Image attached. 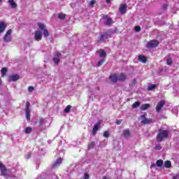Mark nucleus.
Returning <instances> with one entry per match:
<instances>
[{
	"instance_id": "obj_41",
	"label": "nucleus",
	"mask_w": 179,
	"mask_h": 179,
	"mask_svg": "<svg viewBox=\"0 0 179 179\" xmlns=\"http://www.w3.org/2000/svg\"><path fill=\"white\" fill-rule=\"evenodd\" d=\"M155 150H162V146L160 145H157L155 147Z\"/></svg>"
},
{
	"instance_id": "obj_21",
	"label": "nucleus",
	"mask_w": 179,
	"mask_h": 179,
	"mask_svg": "<svg viewBox=\"0 0 179 179\" xmlns=\"http://www.w3.org/2000/svg\"><path fill=\"white\" fill-rule=\"evenodd\" d=\"M8 3H10L11 8H15L17 7V4H16L14 0H8Z\"/></svg>"
},
{
	"instance_id": "obj_36",
	"label": "nucleus",
	"mask_w": 179,
	"mask_h": 179,
	"mask_svg": "<svg viewBox=\"0 0 179 179\" xmlns=\"http://www.w3.org/2000/svg\"><path fill=\"white\" fill-rule=\"evenodd\" d=\"M156 85H151L150 86L148 87V90L151 91L152 90L156 89Z\"/></svg>"
},
{
	"instance_id": "obj_17",
	"label": "nucleus",
	"mask_w": 179,
	"mask_h": 179,
	"mask_svg": "<svg viewBox=\"0 0 179 179\" xmlns=\"http://www.w3.org/2000/svg\"><path fill=\"white\" fill-rule=\"evenodd\" d=\"M7 27V24L4 23V22H0V33L4 32L6 28Z\"/></svg>"
},
{
	"instance_id": "obj_35",
	"label": "nucleus",
	"mask_w": 179,
	"mask_h": 179,
	"mask_svg": "<svg viewBox=\"0 0 179 179\" xmlns=\"http://www.w3.org/2000/svg\"><path fill=\"white\" fill-rule=\"evenodd\" d=\"M103 138H108L110 136L109 131H106L105 132H103Z\"/></svg>"
},
{
	"instance_id": "obj_48",
	"label": "nucleus",
	"mask_w": 179,
	"mask_h": 179,
	"mask_svg": "<svg viewBox=\"0 0 179 179\" xmlns=\"http://www.w3.org/2000/svg\"><path fill=\"white\" fill-rule=\"evenodd\" d=\"M156 164H152V165H150V169H152L153 168L156 167Z\"/></svg>"
},
{
	"instance_id": "obj_49",
	"label": "nucleus",
	"mask_w": 179,
	"mask_h": 179,
	"mask_svg": "<svg viewBox=\"0 0 179 179\" xmlns=\"http://www.w3.org/2000/svg\"><path fill=\"white\" fill-rule=\"evenodd\" d=\"M2 84H3V81H2V80L0 78V85H2Z\"/></svg>"
},
{
	"instance_id": "obj_5",
	"label": "nucleus",
	"mask_w": 179,
	"mask_h": 179,
	"mask_svg": "<svg viewBox=\"0 0 179 179\" xmlns=\"http://www.w3.org/2000/svg\"><path fill=\"white\" fill-rule=\"evenodd\" d=\"M112 36L108 33H103L102 35H100L99 40H98V43H104L105 40H107Z\"/></svg>"
},
{
	"instance_id": "obj_18",
	"label": "nucleus",
	"mask_w": 179,
	"mask_h": 179,
	"mask_svg": "<svg viewBox=\"0 0 179 179\" xmlns=\"http://www.w3.org/2000/svg\"><path fill=\"white\" fill-rule=\"evenodd\" d=\"M138 60L140 62H142L143 64L147 63V58L144 55H139L138 56Z\"/></svg>"
},
{
	"instance_id": "obj_53",
	"label": "nucleus",
	"mask_w": 179,
	"mask_h": 179,
	"mask_svg": "<svg viewBox=\"0 0 179 179\" xmlns=\"http://www.w3.org/2000/svg\"><path fill=\"white\" fill-rule=\"evenodd\" d=\"M178 165H179V162H178Z\"/></svg>"
},
{
	"instance_id": "obj_12",
	"label": "nucleus",
	"mask_w": 179,
	"mask_h": 179,
	"mask_svg": "<svg viewBox=\"0 0 179 179\" xmlns=\"http://www.w3.org/2000/svg\"><path fill=\"white\" fill-rule=\"evenodd\" d=\"M34 40L36 41H40L42 40V34L40 31H35Z\"/></svg>"
},
{
	"instance_id": "obj_40",
	"label": "nucleus",
	"mask_w": 179,
	"mask_h": 179,
	"mask_svg": "<svg viewBox=\"0 0 179 179\" xmlns=\"http://www.w3.org/2000/svg\"><path fill=\"white\" fill-rule=\"evenodd\" d=\"M27 90L29 91V92H33L34 90V87L33 86H30L27 88Z\"/></svg>"
},
{
	"instance_id": "obj_29",
	"label": "nucleus",
	"mask_w": 179,
	"mask_h": 179,
	"mask_svg": "<svg viewBox=\"0 0 179 179\" xmlns=\"http://www.w3.org/2000/svg\"><path fill=\"white\" fill-rule=\"evenodd\" d=\"M94 145H96V143L94 141L90 142V143L87 145V148L90 150L91 148H94Z\"/></svg>"
},
{
	"instance_id": "obj_42",
	"label": "nucleus",
	"mask_w": 179,
	"mask_h": 179,
	"mask_svg": "<svg viewBox=\"0 0 179 179\" xmlns=\"http://www.w3.org/2000/svg\"><path fill=\"white\" fill-rule=\"evenodd\" d=\"M102 19L103 20H108V19H111L110 17H109V16L108 15H103L102 16Z\"/></svg>"
},
{
	"instance_id": "obj_20",
	"label": "nucleus",
	"mask_w": 179,
	"mask_h": 179,
	"mask_svg": "<svg viewBox=\"0 0 179 179\" xmlns=\"http://www.w3.org/2000/svg\"><path fill=\"white\" fill-rule=\"evenodd\" d=\"M150 107H151V106L148 103L143 104L140 107V110H141L142 111H145V110H148Z\"/></svg>"
},
{
	"instance_id": "obj_15",
	"label": "nucleus",
	"mask_w": 179,
	"mask_h": 179,
	"mask_svg": "<svg viewBox=\"0 0 179 179\" xmlns=\"http://www.w3.org/2000/svg\"><path fill=\"white\" fill-rule=\"evenodd\" d=\"M62 157H59L57 158V159H56L55 162L52 164V167L55 168V167H57V166H59L60 164L62 163Z\"/></svg>"
},
{
	"instance_id": "obj_6",
	"label": "nucleus",
	"mask_w": 179,
	"mask_h": 179,
	"mask_svg": "<svg viewBox=\"0 0 179 179\" xmlns=\"http://www.w3.org/2000/svg\"><path fill=\"white\" fill-rule=\"evenodd\" d=\"M30 102L27 101L26 102V110H25V112H26V119L27 120H31V116H30V114H31V109H30Z\"/></svg>"
},
{
	"instance_id": "obj_25",
	"label": "nucleus",
	"mask_w": 179,
	"mask_h": 179,
	"mask_svg": "<svg viewBox=\"0 0 179 179\" xmlns=\"http://www.w3.org/2000/svg\"><path fill=\"white\" fill-rule=\"evenodd\" d=\"M71 108H72V106L69 105L65 108V109H64V112H65V113L68 114L70 113Z\"/></svg>"
},
{
	"instance_id": "obj_39",
	"label": "nucleus",
	"mask_w": 179,
	"mask_h": 179,
	"mask_svg": "<svg viewBox=\"0 0 179 179\" xmlns=\"http://www.w3.org/2000/svg\"><path fill=\"white\" fill-rule=\"evenodd\" d=\"M96 4V0H92L90 3V6L93 7Z\"/></svg>"
},
{
	"instance_id": "obj_7",
	"label": "nucleus",
	"mask_w": 179,
	"mask_h": 179,
	"mask_svg": "<svg viewBox=\"0 0 179 179\" xmlns=\"http://www.w3.org/2000/svg\"><path fill=\"white\" fill-rule=\"evenodd\" d=\"M12 31V29H8V31H6L5 36H3V41H5L6 43H9L12 41V38L10 37Z\"/></svg>"
},
{
	"instance_id": "obj_24",
	"label": "nucleus",
	"mask_w": 179,
	"mask_h": 179,
	"mask_svg": "<svg viewBox=\"0 0 179 179\" xmlns=\"http://www.w3.org/2000/svg\"><path fill=\"white\" fill-rule=\"evenodd\" d=\"M99 57L100 58H106L107 54L105 50H101V52H99Z\"/></svg>"
},
{
	"instance_id": "obj_45",
	"label": "nucleus",
	"mask_w": 179,
	"mask_h": 179,
	"mask_svg": "<svg viewBox=\"0 0 179 179\" xmlns=\"http://www.w3.org/2000/svg\"><path fill=\"white\" fill-rule=\"evenodd\" d=\"M168 4H163L162 5V10H167Z\"/></svg>"
},
{
	"instance_id": "obj_4",
	"label": "nucleus",
	"mask_w": 179,
	"mask_h": 179,
	"mask_svg": "<svg viewBox=\"0 0 179 179\" xmlns=\"http://www.w3.org/2000/svg\"><path fill=\"white\" fill-rule=\"evenodd\" d=\"M140 118H141V124L143 125H148L152 123V119H147L146 118V115L143 114L140 116Z\"/></svg>"
},
{
	"instance_id": "obj_26",
	"label": "nucleus",
	"mask_w": 179,
	"mask_h": 179,
	"mask_svg": "<svg viewBox=\"0 0 179 179\" xmlns=\"http://www.w3.org/2000/svg\"><path fill=\"white\" fill-rule=\"evenodd\" d=\"M113 23H114V22H113L112 18H108V20L105 22V24L107 26H110V24H112Z\"/></svg>"
},
{
	"instance_id": "obj_13",
	"label": "nucleus",
	"mask_w": 179,
	"mask_h": 179,
	"mask_svg": "<svg viewBox=\"0 0 179 179\" xmlns=\"http://www.w3.org/2000/svg\"><path fill=\"white\" fill-rule=\"evenodd\" d=\"M165 101H160L158 102L157 108H155V110H157V113H159V111L162 110V108L164 106Z\"/></svg>"
},
{
	"instance_id": "obj_22",
	"label": "nucleus",
	"mask_w": 179,
	"mask_h": 179,
	"mask_svg": "<svg viewBox=\"0 0 179 179\" xmlns=\"http://www.w3.org/2000/svg\"><path fill=\"white\" fill-rule=\"evenodd\" d=\"M7 72H8L7 68H2V69H1V76L5 77L6 75H7Z\"/></svg>"
},
{
	"instance_id": "obj_19",
	"label": "nucleus",
	"mask_w": 179,
	"mask_h": 179,
	"mask_svg": "<svg viewBox=\"0 0 179 179\" xmlns=\"http://www.w3.org/2000/svg\"><path fill=\"white\" fill-rule=\"evenodd\" d=\"M10 80H11V81H13V82L17 81V80H19V78H20L18 74H13V75H11V76H10Z\"/></svg>"
},
{
	"instance_id": "obj_30",
	"label": "nucleus",
	"mask_w": 179,
	"mask_h": 179,
	"mask_svg": "<svg viewBox=\"0 0 179 179\" xmlns=\"http://www.w3.org/2000/svg\"><path fill=\"white\" fill-rule=\"evenodd\" d=\"M139 106H141V102L139 101L134 102V103L132 104V108H138Z\"/></svg>"
},
{
	"instance_id": "obj_9",
	"label": "nucleus",
	"mask_w": 179,
	"mask_h": 179,
	"mask_svg": "<svg viewBox=\"0 0 179 179\" xmlns=\"http://www.w3.org/2000/svg\"><path fill=\"white\" fill-rule=\"evenodd\" d=\"M60 57H61V52H55V57L52 58V61L53 62H55L56 65H58V64H59Z\"/></svg>"
},
{
	"instance_id": "obj_51",
	"label": "nucleus",
	"mask_w": 179,
	"mask_h": 179,
	"mask_svg": "<svg viewBox=\"0 0 179 179\" xmlns=\"http://www.w3.org/2000/svg\"><path fill=\"white\" fill-rule=\"evenodd\" d=\"M106 2H107L108 3H109L110 2V0H106Z\"/></svg>"
},
{
	"instance_id": "obj_23",
	"label": "nucleus",
	"mask_w": 179,
	"mask_h": 179,
	"mask_svg": "<svg viewBox=\"0 0 179 179\" xmlns=\"http://www.w3.org/2000/svg\"><path fill=\"white\" fill-rule=\"evenodd\" d=\"M164 166L166 169H170L171 166H172V164H171V162L169 160H166L165 163H164Z\"/></svg>"
},
{
	"instance_id": "obj_16",
	"label": "nucleus",
	"mask_w": 179,
	"mask_h": 179,
	"mask_svg": "<svg viewBox=\"0 0 179 179\" xmlns=\"http://www.w3.org/2000/svg\"><path fill=\"white\" fill-rule=\"evenodd\" d=\"M35 124H38L39 125V127H41L42 125L45 124V120L42 117L39 118V120H36V121H35Z\"/></svg>"
},
{
	"instance_id": "obj_3",
	"label": "nucleus",
	"mask_w": 179,
	"mask_h": 179,
	"mask_svg": "<svg viewBox=\"0 0 179 179\" xmlns=\"http://www.w3.org/2000/svg\"><path fill=\"white\" fill-rule=\"evenodd\" d=\"M159 45V41L150 40L149 42L147 43V45H145V48L154 49L158 47Z\"/></svg>"
},
{
	"instance_id": "obj_46",
	"label": "nucleus",
	"mask_w": 179,
	"mask_h": 179,
	"mask_svg": "<svg viewBox=\"0 0 179 179\" xmlns=\"http://www.w3.org/2000/svg\"><path fill=\"white\" fill-rule=\"evenodd\" d=\"M84 179H90V175L88 173H85Z\"/></svg>"
},
{
	"instance_id": "obj_27",
	"label": "nucleus",
	"mask_w": 179,
	"mask_h": 179,
	"mask_svg": "<svg viewBox=\"0 0 179 179\" xmlns=\"http://www.w3.org/2000/svg\"><path fill=\"white\" fill-rule=\"evenodd\" d=\"M37 25H38V27H39V29H40L41 30H46V29H45V24H44L43 23L39 22V23L37 24Z\"/></svg>"
},
{
	"instance_id": "obj_31",
	"label": "nucleus",
	"mask_w": 179,
	"mask_h": 179,
	"mask_svg": "<svg viewBox=\"0 0 179 179\" xmlns=\"http://www.w3.org/2000/svg\"><path fill=\"white\" fill-rule=\"evenodd\" d=\"M31 130H32L31 127H27L26 129H24V133H26L27 134H29L31 133Z\"/></svg>"
},
{
	"instance_id": "obj_52",
	"label": "nucleus",
	"mask_w": 179,
	"mask_h": 179,
	"mask_svg": "<svg viewBox=\"0 0 179 179\" xmlns=\"http://www.w3.org/2000/svg\"><path fill=\"white\" fill-rule=\"evenodd\" d=\"M2 1V0H0V2Z\"/></svg>"
},
{
	"instance_id": "obj_47",
	"label": "nucleus",
	"mask_w": 179,
	"mask_h": 179,
	"mask_svg": "<svg viewBox=\"0 0 179 179\" xmlns=\"http://www.w3.org/2000/svg\"><path fill=\"white\" fill-rule=\"evenodd\" d=\"M172 179H179V173L176 174V176H173V178Z\"/></svg>"
},
{
	"instance_id": "obj_43",
	"label": "nucleus",
	"mask_w": 179,
	"mask_h": 179,
	"mask_svg": "<svg viewBox=\"0 0 179 179\" xmlns=\"http://www.w3.org/2000/svg\"><path fill=\"white\" fill-rule=\"evenodd\" d=\"M122 122V120H116L115 124L116 125H120Z\"/></svg>"
},
{
	"instance_id": "obj_38",
	"label": "nucleus",
	"mask_w": 179,
	"mask_h": 179,
	"mask_svg": "<svg viewBox=\"0 0 179 179\" xmlns=\"http://www.w3.org/2000/svg\"><path fill=\"white\" fill-rule=\"evenodd\" d=\"M136 84V80L134 79V80H132L131 83H129V87H134V86H135Z\"/></svg>"
},
{
	"instance_id": "obj_11",
	"label": "nucleus",
	"mask_w": 179,
	"mask_h": 179,
	"mask_svg": "<svg viewBox=\"0 0 179 179\" xmlns=\"http://www.w3.org/2000/svg\"><path fill=\"white\" fill-rule=\"evenodd\" d=\"M126 12H127V5L121 4L120 7H119V13L123 15V14H125Z\"/></svg>"
},
{
	"instance_id": "obj_10",
	"label": "nucleus",
	"mask_w": 179,
	"mask_h": 179,
	"mask_svg": "<svg viewBox=\"0 0 179 179\" xmlns=\"http://www.w3.org/2000/svg\"><path fill=\"white\" fill-rule=\"evenodd\" d=\"M101 125V120L98 121L96 124L94 126V128L92 129V135H96L97 133V131L99 129V127Z\"/></svg>"
},
{
	"instance_id": "obj_8",
	"label": "nucleus",
	"mask_w": 179,
	"mask_h": 179,
	"mask_svg": "<svg viewBox=\"0 0 179 179\" xmlns=\"http://www.w3.org/2000/svg\"><path fill=\"white\" fill-rule=\"evenodd\" d=\"M0 170H1V176H3V177L8 176V169H6V166L4 164H2L0 162Z\"/></svg>"
},
{
	"instance_id": "obj_28",
	"label": "nucleus",
	"mask_w": 179,
	"mask_h": 179,
	"mask_svg": "<svg viewBox=\"0 0 179 179\" xmlns=\"http://www.w3.org/2000/svg\"><path fill=\"white\" fill-rule=\"evenodd\" d=\"M58 18L59 20H65L66 19V15L63 14L62 13H60L58 14Z\"/></svg>"
},
{
	"instance_id": "obj_33",
	"label": "nucleus",
	"mask_w": 179,
	"mask_h": 179,
	"mask_svg": "<svg viewBox=\"0 0 179 179\" xmlns=\"http://www.w3.org/2000/svg\"><path fill=\"white\" fill-rule=\"evenodd\" d=\"M44 32L43 33V35L44 36V37L47 38L50 36V33L48 29H45L43 30Z\"/></svg>"
},
{
	"instance_id": "obj_1",
	"label": "nucleus",
	"mask_w": 179,
	"mask_h": 179,
	"mask_svg": "<svg viewBox=\"0 0 179 179\" xmlns=\"http://www.w3.org/2000/svg\"><path fill=\"white\" fill-rule=\"evenodd\" d=\"M109 79L113 83H117V81L124 82L127 79V75L123 73L119 75L113 73L110 76Z\"/></svg>"
},
{
	"instance_id": "obj_14",
	"label": "nucleus",
	"mask_w": 179,
	"mask_h": 179,
	"mask_svg": "<svg viewBox=\"0 0 179 179\" xmlns=\"http://www.w3.org/2000/svg\"><path fill=\"white\" fill-rule=\"evenodd\" d=\"M122 136H123L125 138H129L131 137V131L130 129H124L123 133L122 134Z\"/></svg>"
},
{
	"instance_id": "obj_34",
	"label": "nucleus",
	"mask_w": 179,
	"mask_h": 179,
	"mask_svg": "<svg viewBox=\"0 0 179 179\" xmlns=\"http://www.w3.org/2000/svg\"><path fill=\"white\" fill-rule=\"evenodd\" d=\"M173 64V60L171 58L166 59V65L168 66H172Z\"/></svg>"
},
{
	"instance_id": "obj_2",
	"label": "nucleus",
	"mask_w": 179,
	"mask_h": 179,
	"mask_svg": "<svg viewBox=\"0 0 179 179\" xmlns=\"http://www.w3.org/2000/svg\"><path fill=\"white\" fill-rule=\"evenodd\" d=\"M168 135H169V131L167 130H163L162 129H158V134L157 135V142H162L164 138H168Z\"/></svg>"
},
{
	"instance_id": "obj_37",
	"label": "nucleus",
	"mask_w": 179,
	"mask_h": 179,
	"mask_svg": "<svg viewBox=\"0 0 179 179\" xmlns=\"http://www.w3.org/2000/svg\"><path fill=\"white\" fill-rule=\"evenodd\" d=\"M105 62H106L105 59H103L102 60L98 62L97 66L100 67L101 66H102L103 64H104Z\"/></svg>"
},
{
	"instance_id": "obj_44",
	"label": "nucleus",
	"mask_w": 179,
	"mask_h": 179,
	"mask_svg": "<svg viewBox=\"0 0 179 179\" xmlns=\"http://www.w3.org/2000/svg\"><path fill=\"white\" fill-rule=\"evenodd\" d=\"M134 30H135L136 32L141 31V27H140V26H136V28L134 29Z\"/></svg>"
},
{
	"instance_id": "obj_50",
	"label": "nucleus",
	"mask_w": 179,
	"mask_h": 179,
	"mask_svg": "<svg viewBox=\"0 0 179 179\" xmlns=\"http://www.w3.org/2000/svg\"><path fill=\"white\" fill-rule=\"evenodd\" d=\"M102 179H109V178H107V176H103V177L102 178Z\"/></svg>"
},
{
	"instance_id": "obj_32",
	"label": "nucleus",
	"mask_w": 179,
	"mask_h": 179,
	"mask_svg": "<svg viewBox=\"0 0 179 179\" xmlns=\"http://www.w3.org/2000/svg\"><path fill=\"white\" fill-rule=\"evenodd\" d=\"M156 165L157 166V167H162L163 160H162V159L157 160Z\"/></svg>"
}]
</instances>
